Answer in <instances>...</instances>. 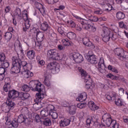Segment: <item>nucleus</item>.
Here are the masks:
<instances>
[{
	"instance_id": "nucleus-32",
	"label": "nucleus",
	"mask_w": 128,
	"mask_h": 128,
	"mask_svg": "<svg viewBox=\"0 0 128 128\" xmlns=\"http://www.w3.org/2000/svg\"><path fill=\"white\" fill-rule=\"evenodd\" d=\"M90 118L92 120V123H93V126H96L98 124V115H94Z\"/></svg>"
},
{
	"instance_id": "nucleus-9",
	"label": "nucleus",
	"mask_w": 128,
	"mask_h": 128,
	"mask_svg": "<svg viewBox=\"0 0 128 128\" xmlns=\"http://www.w3.org/2000/svg\"><path fill=\"white\" fill-rule=\"evenodd\" d=\"M112 32H111L110 30L108 28H103V32L102 34V40L104 42H108L110 40V35Z\"/></svg>"
},
{
	"instance_id": "nucleus-62",
	"label": "nucleus",
	"mask_w": 128,
	"mask_h": 128,
	"mask_svg": "<svg viewBox=\"0 0 128 128\" xmlns=\"http://www.w3.org/2000/svg\"><path fill=\"white\" fill-rule=\"evenodd\" d=\"M86 106V104H84V103H78L77 104V108H84Z\"/></svg>"
},
{
	"instance_id": "nucleus-43",
	"label": "nucleus",
	"mask_w": 128,
	"mask_h": 128,
	"mask_svg": "<svg viewBox=\"0 0 128 128\" xmlns=\"http://www.w3.org/2000/svg\"><path fill=\"white\" fill-rule=\"evenodd\" d=\"M44 84L45 86H50V79H48V76H45Z\"/></svg>"
},
{
	"instance_id": "nucleus-19",
	"label": "nucleus",
	"mask_w": 128,
	"mask_h": 128,
	"mask_svg": "<svg viewBox=\"0 0 128 128\" xmlns=\"http://www.w3.org/2000/svg\"><path fill=\"white\" fill-rule=\"evenodd\" d=\"M70 124V120L68 119H62L60 122V126L61 128H64V126H68Z\"/></svg>"
},
{
	"instance_id": "nucleus-50",
	"label": "nucleus",
	"mask_w": 128,
	"mask_h": 128,
	"mask_svg": "<svg viewBox=\"0 0 128 128\" xmlns=\"http://www.w3.org/2000/svg\"><path fill=\"white\" fill-rule=\"evenodd\" d=\"M22 114H28V112H30V111L28 110V108L25 107L21 110Z\"/></svg>"
},
{
	"instance_id": "nucleus-31",
	"label": "nucleus",
	"mask_w": 128,
	"mask_h": 128,
	"mask_svg": "<svg viewBox=\"0 0 128 128\" xmlns=\"http://www.w3.org/2000/svg\"><path fill=\"white\" fill-rule=\"evenodd\" d=\"M116 17L118 20H124L126 18V15L124 12H118L116 14Z\"/></svg>"
},
{
	"instance_id": "nucleus-17",
	"label": "nucleus",
	"mask_w": 128,
	"mask_h": 128,
	"mask_svg": "<svg viewBox=\"0 0 128 128\" xmlns=\"http://www.w3.org/2000/svg\"><path fill=\"white\" fill-rule=\"evenodd\" d=\"M22 74H24L26 78H32V76H34V73L30 71V70H24L22 72Z\"/></svg>"
},
{
	"instance_id": "nucleus-57",
	"label": "nucleus",
	"mask_w": 128,
	"mask_h": 128,
	"mask_svg": "<svg viewBox=\"0 0 128 128\" xmlns=\"http://www.w3.org/2000/svg\"><path fill=\"white\" fill-rule=\"evenodd\" d=\"M104 11L100 9H98L94 12V14H98V16H100V14H102Z\"/></svg>"
},
{
	"instance_id": "nucleus-11",
	"label": "nucleus",
	"mask_w": 128,
	"mask_h": 128,
	"mask_svg": "<svg viewBox=\"0 0 128 128\" xmlns=\"http://www.w3.org/2000/svg\"><path fill=\"white\" fill-rule=\"evenodd\" d=\"M44 33L42 32H38L36 34V38L37 42L36 44V46H38L39 48L42 47V42L44 40Z\"/></svg>"
},
{
	"instance_id": "nucleus-6",
	"label": "nucleus",
	"mask_w": 128,
	"mask_h": 128,
	"mask_svg": "<svg viewBox=\"0 0 128 128\" xmlns=\"http://www.w3.org/2000/svg\"><path fill=\"white\" fill-rule=\"evenodd\" d=\"M114 53L120 60H126L128 58V52L122 48H116L114 50Z\"/></svg>"
},
{
	"instance_id": "nucleus-46",
	"label": "nucleus",
	"mask_w": 128,
	"mask_h": 128,
	"mask_svg": "<svg viewBox=\"0 0 128 128\" xmlns=\"http://www.w3.org/2000/svg\"><path fill=\"white\" fill-rule=\"evenodd\" d=\"M10 114L8 113L7 115V117L5 118V120H6V124L7 126H10L12 124V122H10V118L8 116H10Z\"/></svg>"
},
{
	"instance_id": "nucleus-55",
	"label": "nucleus",
	"mask_w": 128,
	"mask_h": 128,
	"mask_svg": "<svg viewBox=\"0 0 128 128\" xmlns=\"http://www.w3.org/2000/svg\"><path fill=\"white\" fill-rule=\"evenodd\" d=\"M58 32H59V34H60L62 36H66V33L64 32V30H62V28L61 27H59L58 28Z\"/></svg>"
},
{
	"instance_id": "nucleus-23",
	"label": "nucleus",
	"mask_w": 128,
	"mask_h": 128,
	"mask_svg": "<svg viewBox=\"0 0 128 128\" xmlns=\"http://www.w3.org/2000/svg\"><path fill=\"white\" fill-rule=\"evenodd\" d=\"M10 80V78H5V84L4 85L3 88L4 90L7 92H10V84L8 82H6V80Z\"/></svg>"
},
{
	"instance_id": "nucleus-38",
	"label": "nucleus",
	"mask_w": 128,
	"mask_h": 128,
	"mask_svg": "<svg viewBox=\"0 0 128 128\" xmlns=\"http://www.w3.org/2000/svg\"><path fill=\"white\" fill-rule=\"evenodd\" d=\"M23 122L25 126H30V122H32V120H30V118H28L25 116Z\"/></svg>"
},
{
	"instance_id": "nucleus-44",
	"label": "nucleus",
	"mask_w": 128,
	"mask_h": 128,
	"mask_svg": "<svg viewBox=\"0 0 128 128\" xmlns=\"http://www.w3.org/2000/svg\"><path fill=\"white\" fill-rule=\"evenodd\" d=\"M49 114L50 116H51L52 118H53L54 120H56V118L58 116V113L54 112V110L53 111H50V112H49Z\"/></svg>"
},
{
	"instance_id": "nucleus-12",
	"label": "nucleus",
	"mask_w": 128,
	"mask_h": 128,
	"mask_svg": "<svg viewBox=\"0 0 128 128\" xmlns=\"http://www.w3.org/2000/svg\"><path fill=\"white\" fill-rule=\"evenodd\" d=\"M24 12H26V10H24L22 14V10H20V8H16L13 12V16H14L15 18L20 20H22V18H24Z\"/></svg>"
},
{
	"instance_id": "nucleus-64",
	"label": "nucleus",
	"mask_w": 128,
	"mask_h": 128,
	"mask_svg": "<svg viewBox=\"0 0 128 128\" xmlns=\"http://www.w3.org/2000/svg\"><path fill=\"white\" fill-rule=\"evenodd\" d=\"M68 23L70 24L71 28H76V23L72 20L68 21Z\"/></svg>"
},
{
	"instance_id": "nucleus-27",
	"label": "nucleus",
	"mask_w": 128,
	"mask_h": 128,
	"mask_svg": "<svg viewBox=\"0 0 128 128\" xmlns=\"http://www.w3.org/2000/svg\"><path fill=\"white\" fill-rule=\"evenodd\" d=\"M65 36H68L70 40H76V35L74 32H69L65 34Z\"/></svg>"
},
{
	"instance_id": "nucleus-60",
	"label": "nucleus",
	"mask_w": 128,
	"mask_h": 128,
	"mask_svg": "<svg viewBox=\"0 0 128 128\" xmlns=\"http://www.w3.org/2000/svg\"><path fill=\"white\" fill-rule=\"evenodd\" d=\"M32 68V64L30 63H27L26 65V70H30Z\"/></svg>"
},
{
	"instance_id": "nucleus-22",
	"label": "nucleus",
	"mask_w": 128,
	"mask_h": 128,
	"mask_svg": "<svg viewBox=\"0 0 128 128\" xmlns=\"http://www.w3.org/2000/svg\"><path fill=\"white\" fill-rule=\"evenodd\" d=\"M68 110L70 114H76V105L69 106Z\"/></svg>"
},
{
	"instance_id": "nucleus-36",
	"label": "nucleus",
	"mask_w": 128,
	"mask_h": 128,
	"mask_svg": "<svg viewBox=\"0 0 128 128\" xmlns=\"http://www.w3.org/2000/svg\"><path fill=\"white\" fill-rule=\"evenodd\" d=\"M26 116L24 114L19 115L17 120L18 122H19V124H22V122H24V120Z\"/></svg>"
},
{
	"instance_id": "nucleus-25",
	"label": "nucleus",
	"mask_w": 128,
	"mask_h": 128,
	"mask_svg": "<svg viewBox=\"0 0 128 128\" xmlns=\"http://www.w3.org/2000/svg\"><path fill=\"white\" fill-rule=\"evenodd\" d=\"M6 104L11 110H14V106H16V104L12 101V99L10 98H7V100L6 101Z\"/></svg>"
},
{
	"instance_id": "nucleus-40",
	"label": "nucleus",
	"mask_w": 128,
	"mask_h": 128,
	"mask_svg": "<svg viewBox=\"0 0 128 128\" xmlns=\"http://www.w3.org/2000/svg\"><path fill=\"white\" fill-rule=\"evenodd\" d=\"M45 110L48 112H52L54 110V106L52 104H49L46 106Z\"/></svg>"
},
{
	"instance_id": "nucleus-56",
	"label": "nucleus",
	"mask_w": 128,
	"mask_h": 128,
	"mask_svg": "<svg viewBox=\"0 0 128 128\" xmlns=\"http://www.w3.org/2000/svg\"><path fill=\"white\" fill-rule=\"evenodd\" d=\"M119 26L121 28H128L124 22H118Z\"/></svg>"
},
{
	"instance_id": "nucleus-3",
	"label": "nucleus",
	"mask_w": 128,
	"mask_h": 128,
	"mask_svg": "<svg viewBox=\"0 0 128 128\" xmlns=\"http://www.w3.org/2000/svg\"><path fill=\"white\" fill-rule=\"evenodd\" d=\"M23 20L25 22V28H23V31L27 32L29 34H32V32L33 30H28L30 26V24H32V22H30L32 20H30V18H28V11H24L23 14Z\"/></svg>"
},
{
	"instance_id": "nucleus-34",
	"label": "nucleus",
	"mask_w": 128,
	"mask_h": 128,
	"mask_svg": "<svg viewBox=\"0 0 128 128\" xmlns=\"http://www.w3.org/2000/svg\"><path fill=\"white\" fill-rule=\"evenodd\" d=\"M12 38V34L10 32H6V33L4 38L7 42H10Z\"/></svg>"
},
{
	"instance_id": "nucleus-29",
	"label": "nucleus",
	"mask_w": 128,
	"mask_h": 128,
	"mask_svg": "<svg viewBox=\"0 0 128 128\" xmlns=\"http://www.w3.org/2000/svg\"><path fill=\"white\" fill-rule=\"evenodd\" d=\"M88 60L90 64H96L98 62V58H96V56L95 55L92 56L88 58Z\"/></svg>"
},
{
	"instance_id": "nucleus-15",
	"label": "nucleus",
	"mask_w": 128,
	"mask_h": 128,
	"mask_svg": "<svg viewBox=\"0 0 128 128\" xmlns=\"http://www.w3.org/2000/svg\"><path fill=\"white\" fill-rule=\"evenodd\" d=\"M82 43L86 46H89L91 48H94V46L92 43L90 42V40L88 38H84L82 39Z\"/></svg>"
},
{
	"instance_id": "nucleus-59",
	"label": "nucleus",
	"mask_w": 128,
	"mask_h": 128,
	"mask_svg": "<svg viewBox=\"0 0 128 128\" xmlns=\"http://www.w3.org/2000/svg\"><path fill=\"white\" fill-rule=\"evenodd\" d=\"M20 64H22L24 70L26 69V64H28V63L26 62V61H21Z\"/></svg>"
},
{
	"instance_id": "nucleus-4",
	"label": "nucleus",
	"mask_w": 128,
	"mask_h": 128,
	"mask_svg": "<svg viewBox=\"0 0 128 128\" xmlns=\"http://www.w3.org/2000/svg\"><path fill=\"white\" fill-rule=\"evenodd\" d=\"M48 58L50 60H62V56L60 54L58 50L56 49L48 50L46 52Z\"/></svg>"
},
{
	"instance_id": "nucleus-45",
	"label": "nucleus",
	"mask_w": 128,
	"mask_h": 128,
	"mask_svg": "<svg viewBox=\"0 0 128 128\" xmlns=\"http://www.w3.org/2000/svg\"><path fill=\"white\" fill-rule=\"evenodd\" d=\"M30 98V94L28 93H23L20 97L21 100H28Z\"/></svg>"
},
{
	"instance_id": "nucleus-7",
	"label": "nucleus",
	"mask_w": 128,
	"mask_h": 128,
	"mask_svg": "<svg viewBox=\"0 0 128 128\" xmlns=\"http://www.w3.org/2000/svg\"><path fill=\"white\" fill-rule=\"evenodd\" d=\"M60 64L56 62H52L48 64L46 68L48 70H51V72L54 74L60 72Z\"/></svg>"
},
{
	"instance_id": "nucleus-35",
	"label": "nucleus",
	"mask_w": 128,
	"mask_h": 128,
	"mask_svg": "<svg viewBox=\"0 0 128 128\" xmlns=\"http://www.w3.org/2000/svg\"><path fill=\"white\" fill-rule=\"evenodd\" d=\"M38 10H40V14H44V6L40 3H38Z\"/></svg>"
},
{
	"instance_id": "nucleus-63",
	"label": "nucleus",
	"mask_w": 128,
	"mask_h": 128,
	"mask_svg": "<svg viewBox=\"0 0 128 128\" xmlns=\"http://www.w3.org/2000/svg\"><path fill=\"white\" fill-rule=\"evenodd\" d=\"M12 8L10 6H7L4 8L5 14H8L10 12Z\"/></svg>"
},
{
	"instance_id": "nucleus-1",
	"label": "nucleus",
	"mask_w": 128,
	"mask_h": 128,
	"mask_svg": "<svg viewBox=\"0 0 128 128\" xmlns=\"http://www.w3.org/2000/svg\"><path fill=\"white\" fill-rule=\"evenodd\" d=\"M18 56L12 57V66L11 68V72L13 74H20V63L22 60L18 57Z\"/></svg>"
},
{
	"instance_id": "nucleus-2",
	"label": "nucleus",
	"mask_w": 128,
	"mask_h": 128,
	"mask_svg": "<svg viewBox=\"0 0 128 128\" xmlns=\"http://www.w3.org/2000/svg\"><path fill=\"white\" fill-rule=\"evenodd\" d=\"M109 116L110 114H104L102 117L103 122H104L108 126H112L113 128H118V123L116 122V120H112Z\"/></svg>"
},
{
	"instance_id": "nucleus-37",
	"label": "nucleus",
	"mask_w": 128,
	"mask_h": 128,
	"mask_svg": "<svg viewBox=\"0 0 128 128\" xmlns=\"http://www.w3.org/2000/svg\"><path fill=\"white\" fill-rule=\"evenodd\" d=\"M40 114L41 116H42V118H46V117L48 116V114H50V112L46 111V110L44 109V110H42L40 112Z\"/></svg>"
},
{
	"instance_id": "nucleus-28",
	"label": "nucleus",
	"mask_w": 128,
	"mask_h": 128,
	"mask_svg": "<svg viewBox=\"0 0 128 128\" xmlns=\"http://www.w3.org/2000/svg\"><path fill=\"white\" fill-rule=\"evenodd\" d=\"M50 26H48V22H44L40 25V28L42 30H44V32H46V30H48Z\"/></svg>"
},
{
	"instance_id": "nucleus-21",
	"label": "nucleus",
	"mask_w": 128,
	"mask_h": 128,
	"mask_svg": "<svg viewBox=\"0 0 128 128\" xmlns=\"http://www.w3.org/2000/svg\"><path fill=\"white\" fill-rule=\"evenodd\" d=\"M97 68H98L99 70H104V68H106V64H104V58H100Z\"/></svg>"
},
{
	"instance_id": "nucleus-20",
	"label": "nucleus",
	"mask_w": 128,
	"mask_h": 128,
	"mask_svg": "<svg viewBox=\"0 0 128 128\" xmlns=\"http://www.w3.org/2000/svg\"><path fill=\"white\" fill-rule=\"evenodd\" d=\"M44 94L41 92L36 94V98L34 100V102H42V100L44 98Z\"/></svg>"
},
{
	"instance_id": "nucleus-30",
	"label": "nucleus",
	"mask_w": 128,
	"mask_h": 128,
	"mask_svg": "<svg viewBox=\"0 0 128 128\" xmlns=\"http://www.w3.org/2000/svg\"><path fill=\"white\" fill-rule=\"evenodd\" d=\"M42 122L44 126H50L52 124V121L49 118H43Z\"/></svg>"
},
{
	"instance_id": "nucleus-8",
	"label": "nucleus",
	"mask_w": 128,
	"mask_h": 128,
	"mask_svg": "<svg viewBox=\"0 0 128 128\" xmlns=\"http://www.w3.org/2000/svg\"><path fill=\"white\" fill-rule=\"evenodd\" d=\"M72 16L74 18H76L78 20V22H80L84 30H90V26H92V25L90 24V22L88 20L81 18L76 14H72Z\"/></svg>"
},
{
	"instance_id": "nucleus-39",
	"label": "nucleus",
	"mask_w": 128,
	"mask_h": 128,
	"mask_svg": "<svg viewBox=\"0 0 128 128\" xmlns=\"http://www.w3.org/2000/svg\"><path fill=\"white\" fill-rule=\"evenodd\" d=\"M110 31L114 32H118V28L116 25H110V28H109Z\"/></svg>"
},
{
	"instance_id": "nucleus-16",
	"label": "nucleus",
	"mask_w": 128,
	"mask_h": 128,
	"mask_svg": "<svg viewBox=\"0 0 128 128\" xmlns=\"http://www.w3.org/2000/svg\"><path fill=\"white\" fill-rule=\"evenodd\" d=\"M86 98H88L86 93V92H83L78 95V98H76V100L77 102H84Z\"/></svg>"
},
{
	"instance_id": "nucleus-42",
	"label": "nucleus",
	"mask_w": 128,
	"mask_h": 128,
	"mask_svg": "<svg viewBox=\"0 0 128 128\" xmlns=\"http://www.w3.org/2000/svg\"><path fill=\"white\" fill-rule=\"evenodd\" d=\"M118 38V36L116 34V32L111 33V35L110 36V40H116V38Z\"/></svg>"
},
{
	"instance_id": "nucleus-52",
	"label": "nucleus",
	"mask_w": 128,
	"mask_h": 128,
	"mask_svg": "<svg viewBox=\"0 0 128 128\" xmlns=\"http://www.w3.org/2000/svg\"><path fill=\"white\" fill-rule=\"evenodd\" d=\"M10 66V62L7 60H4L2 68H8Z\"/></svg>"
},
{
	"instance_id": "nucleus-26",
	"label": "nucleus",
	"mask_w": 128,
	"mask_h": 128,
	"mask_svg": "<svg viewBox=\"0 0 128 128\" xmlns=\"http://www.w3.org/2000/svg\"><path fill=\"white\" fill-rule=\"evenodd\" d=\"M26 56L30 60H34L36 56V52L34 50H29L27 52Z\"/></svg>"
},
{
	"instance_id": "nucleus-51",
	"label": "nucleus",
	"mask_w": 128,
	"mask_h": 128,
	"mask_svg": "<svg viewBox=\"0 0 128 128\" xmlns=\"http://www.w3.org/2000/svg\"><path fill=\"white\" fill-rule=\"evenodd\" d=\"M30 88L31 87H29L28 85H24L22 86V90H23V92H30Z\"/></svg>"
},
{
	"instance_id": "nucleus-47",
	"label": "nucleus",
	"mask_w": 128,
	"mask_h": 128,
	"mask_svg": "<svg viewBox=\"0 0 128 128\" xmlns=\"http://www.w3.org/2000/svg\"><path fill=\"white\" fill-rule=\"evenodd\" d=\"M105 8L106 10H108V12H110V10H114V8L112 7V5L108 4L105 5Z\"/></svg>"
},
{
	"instance_id": "nucleus-58",
	"label": "nucleus",
	"mask_w": 128,
	"mask_h": 128,
	"mask_svg": "<svg viewBox=\"0 0 128 128\" xmlns=\"http://www.w3.org/2000/svg\"><path fill=\"white\" fill-rule=\"evenodd\" d=\"M0 60H6V55L3 52H0Z\"/></svg>"
},
{
	"instance_id": "nucleus-18",
	"label": "nucleus",
	"mask_w": 128,
	"mask_h": 128,
	"mask_svg": "<svg viewBox=\"0 0 128 128\" xmlns=\"http://www.w3.org/2000/svg\"><path fill=\"white\" fill-rule=\"evenodd\" d=\"M88 106L89 108H90V110H92L93 112H95V110H98V108H100V106L94 103V102L92 101H90L88 103Z\"/></svg>"
},
{
	"instance_id": "nucleus-49",
	"label": "nucleus",
	"mask_w": 128,
	"mask_h": 128,
	"mask_svg": "<svg viewBox=\"0 0 128 128\" xmlns=\"http://www.w3.org/2000/svg\"><path fill=\"white\" fill-rule=\"evenodd\" d=\"M62 42L64 46H68L70 44V41L67 39H63Z\"/></svg>"
},
{
	"instance_id": "nucleus-10",
	"label": "nucleus",
	"mask_w": 128,
	"mask_h": 128,
	"mask_svg": "<svg viewBox=\"0 0 128 128\" xmlns=\"http://www.w3.org/2000/svg\"><path fill=\"white\" fill-rule=\"evenodd\" d=\"M30 86H31L32 90L34 92H42V84L36 80H32L29 82Z\"/></svg>"
},
{
	"instance_id": "nucleus-13",
	"label": "nucleus",
	"mask_w": 128,
	"mask_h": 128,
	"mask_svg": "<svg viewBox=\"0 0 128 128\" xmlns=\"http://www.w3.org/2000/svg\"><path fill=\"white\" fill-rule=\"evenodd\" d=\"M72 58L77 64H80V62H84V57L78 53H73Z\"/></svg>"
},
{
	"instance_id": "nucleus-61",
	"label": "nucleus",
	"mask_w": 128,
	"mask_h": 128,
	"mask_svg": "<svg viewBox=\"0 0 128 128\" xmlns=\"http://www.w3.org/2000/svg\"><path fill=\"white\" fill-rule=\"evenodd\" d=\"M18 48L19 49V52H20L21 54H24V50H22V46L20 45V42L18 43Z\"/></svg>"
},
{
	"instance_id": "nucleus-14",
	"label": "nucleus",
	"mask_w": 128,
	"mask_h": 128,
	"mask_svg": "<svg viewBox=\"0 0 128 128\" xmlns=\"http://www.w3.org/2000/svg\"><path fill=\"white\" fill-rule=\"evenodd\" d=\"M20 94L18 91L16 90H12L9 91L8 93V98L10 100H14V98H18Z\"/></svg>"
},
{
	"instance_id": "nucleus-5",
	"label": "nucleus",
	"mask_w": 128,
	"mask_h": 128,
	"mask_svg": "<svg viewBox=\"0 0 128 128\" xmlns=\"http://www.w3.org/2000/svg\"><path fill=\"white\" fill-rule=\"evenodd\" d=\"M81 76L82 78L84 79V82L86 84V88L87 90L90 88L92 84V80L90 78V76L86 71L84 70H80Z\"/></svg>"
},
{
	"instance_id": "nucleus-41",
	"label": "nucleus",
	"mask_w": 128,
	"mask_h": 128,
	"mask_svg": "<svg viewBox=\"0 0 128 128\" xmlns=\"http://www.w3.org/2000/svg\"><path fill=\"white\" fill-rule=\"evenodd\" d=\"M90 22H98V18L96 16H92L90 15V16H88V20Z\"/></svg>"
},
{
	"instance_id": "nucleus-54",
	"label": "nucleus",
	"mask_w": 128,
	"mask_h": 128,
	"mask_svg": "<svg viewBox=\"0 0 128 128\" xmlns=\"http://www.w3.org/2000/svg\"><path fill=\"white\" fill-rule=\"evenodd\" d=\"M42 120H44V118H40V115L38 114H36L35 116V120L36 122H42Z\"/></svg>"
},
{
	"instance_id": "nucleus-24",
	"label": "nucleus",
	"mask_w": 128,
	"mask_h": 128,
	"mask_svg": "<svg viewBox=\"0 0 128 128\" xmlns=\"http://www.w3.org/2000/svg\"><path fill=\"white\" fill-rule=\"evenodd\" d=\"M116 98V93L114 92H112L106 96V98L108 100H114Z\"/></svg>"
},
{
	"instance_id": "nucleus-48",
	"label": "nucleus",
	"mask_w": 128,
	"mask_h": 128,
	"mask_svg": "<svg viewBox=\"0 0 128 128\" xmlns=\"http://www.w3.org/2000/svg\"><path fill=\"white\" fill-rule=\"evenodd\" d=\"M18 120L16 118H14V120L12 122V126L13 128H18V122H17Z\"/></svg>"
},
{
	"instance_id": "nucleus-53",
	"label": "nucleus",
	"mask_w": 128,
	"mask_h": 128,
	"mask_svg": "<svg viewBox=\"0 0 128 128\" xmlns=\"http://www.w3.org/2000/svg\"><path fill=\"white\" fill-rule=\"evenodd\" d=\"M86 126H90L92 124V126H94L91 117H90L86 120Z\"/></svg>"
},
{
	"instance_id": "nucleus-33",
	"label": "nucleus",
	"mask_w": 128,
	"mask_h": 128,
	"mask_svg": "<svg viewBox=\"0 0 128 128\" xmlns=\"http://www.w3.org/2000/svg\"><path fill=\"white\" fill-rule=\"evenodd\" d=\"M115 104L118 106H124V100L120 98H118L115 100Z\"/></svg>"
}]
</instances>
